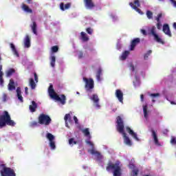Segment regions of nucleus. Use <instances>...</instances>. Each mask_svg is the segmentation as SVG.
<instances>
[{
  "instance_id": "11",
  "label": "nucleus",
  "mask_w": 176,
  "mask_h": 176,
  "mask_svg": "<svg viewBox=\"0 0 176 176\" xmlns=\"http://www.w3.org/2000/svg\"><path fill=\"white\" fill-rule=\"evenodd\" d=\"M84 3L86 9L91 10V9H94V8H96V4H94L93 0H84Z\"/></svg>"
},
{
  "instance_id": "52",
  "label": "nucleus",
  "mask_w": 176,
  "mask_h": 176,
  "mask_svg": "<svg viewBox=\"0 0 176 176\" xmlns=\"http://www.w3.org/2000/svg\"><path fill=\"white\" fill-rule=\"evenodd\" d=\"M34 80L36 83H38V75L36 74V73H34Z\"/></svg>"
},
{
  "instance_id": "64",
  "label": "nucleus",
  "mask_w": 176,
  "mask_h": 176,
  "mask_svg": "<svg viewBox=\"0 0 176 176\" xmlns=\"http://www.w3.org/2000/svg\"><path fill=\"white\" fill-rule=\"evenodd\" d=\"M175 0H170V1L171 2V3H173Z\"/></svg>"
},
{
  "instance_id": "14",
  "label": "nucleus",
  "mask_w": 176,
  "mask_h": 176,
  "mask_svg": "<svg viewBox=\"0 0 176 176\" xmlns=\"http://www.w3.org/2000/svg\"><path fill=\"white\" fill-rule=\"evenodd\" d=\"M126 130L127 133L130 134V135H131L135 140H136V141H140V139H138V136L137 135V133H135L134 131L131 129V127L126 126Z\"/></svg>"
},
{
  "instance_id": "63",
  "label": "nucleus",
  "mask_w": 176,
  "mask_h": 176,
  "mask_svg": "<svg viewBox=\"0 0 176 176\" xmlns=\"http://www.w3.org/2000/svg\"><path fill=\"white\" fill-rule=\"evenodd\" d=\"M175 0H170V1L171 2V3H173Z\"/></svg>"
},
{
  "instance_id": "34",
  "label": "nucleus",
  "mask_w": 176,
  "mask_h": 176,
  "mask_svg": "<svg viewBox=\"0 0 176 176\" xmlns=\"http://www.w3.org/2000/svg\"><path fill=\"white\" fill-rule=\"evenodd\" d=\"M129 54H130V52H129V51H124V52L122 53V56H121V57H120V59L122 60H126V58H127Z\"/></svg>"
},
{
  "instance_id": "59",
  "label": "nucleus",
  "mask_w": 176,
  "mask_h": 176,
  "mask_svg": "<svg viewBox=\"0 0 176 176\" xmlns=\"http://www.w3.org/2000/svg\"><path fill=\"white\" fill-rule=\"evenodd\" d=\"M26 2L30 4V3H32V0H26Z\"/></svg>"
},
{
  "instance_id": "47",
  "label": "nucleus",
  "mask_w": 176,
  "mask_h": 176,
  "mask_svg": "<svg viewBox=\"0 0 176 176\" xmlns=\"http://www.w3.org/2000/svg\"><path fill=\"white\" fill-rule=\"evenodd\" d=\"M129 67L132 72H134V71H135V67H134V65L133 63L129 64Z\"/></svg>"
},
{
  "instance_id": "56",
  "label": "nucleus",
  "mask_w": 176,
  "mask_h": 176,
  "mask_svg": "<svg viewBox=\"0 0 176 176\" xmlns=\"http://www.w3.org/2000/svg\"><path fill=\"white\" fill-rule=\"evenodd\" d=\"M25 94H26V96H28V88L27 87H25Z\"/></svg>"
},
{
  "instance_id": "7",
  "label": "nucleus",
  "mask_w": 176,
  "mask_h": 176,
  "mask_svg": "<svg viewBox=\"0 0 176 176\" xmlns=\"http://www.w3.org/2000/svg\"><path fill=\"white\" fill-rule=\"evenodd\" d=\"M38 122L40 124H45V126H49L52 122V118L47 115L41 114L38 117Z\"/></svg>"
},
{
  "instance_id": "38",
  "label": "nucleus",
  "mask_w": 176,
  "mask_h": 176,
  "mask_svg": "<svg viewBox=\"0 0 176 176\" xmlns=\"http://www.w3.org/2000/svg\"><path fill=\"white\" fill-rule=\"evenodd\" d=\"M76 144H78V142L75 141V139L70 138L69 140V145H76Z\"/></svg>"
},
{
  "instance_id": "33",
  "label": "nucleus",
  "mask_w": 176,
  "mask_h": 176,
  "mask_svg": "<svg viewBox=\"0 0 176 176\" xmlns=\"http://www.w3.org/2000/svg\"><path fill=\"white\" fill-rule=\"evenodd\" d=\"M102 74V69L101 68H99L98 69V72L96 73V79L97 80L100 81L101 80V75Z\"/></svg>"
},
{
  "instance_id": "40",
  "label": "nucleus",
  "mask_w": 176,
  "mask_h": 176,
  "mask_svg": "<svg viewBox=\"0 0 176 176\" xmlns=\"http://www.w3.org/2000/svg\"><path fill=\"white\" fill-rule=\"evenodd\" d=\"M140 170L138 168H135L132 170V176H138Z\"/></svg>"
},
{
  "instance_id": "48",
  "label": "nucleus",
  "mask_w": 176,
  "mask_h": 176,
  "mask_svg": "<svg viewBox=\"0 0 176 176\" xmlns=\"http://www.w3.org/2000/svg\"><path fill=\"white\" fill-rule=\"evenodd\" d=\"M148 115H149V111H144V116L145 119H148Z\"/></svg>"
},
{
  "instance_id": "42",
  "label": "nucleus",
  "mask_w": 176,
  "mask_h": 176,
  "mask_svg": "<svg viewBox=\"0 0 176 176\" xmlns=\"http://www.w3.org/2000/svg\"><path fill=\"white\" fill-rule=\"evenodd\" d=\"M50 146L52 148V149H56V143L54 140L50 142Z\"/></svg>"
},
{
  "instance_id": "62",
  "label": "nucleus",
  "mask_w": 176,
  "mask_h": 176,
  "mask_svg": "<svg viewBox=\"0 0 176 176\" xmlns=\"http://www.w3.org/2000/svg\"><path fill=\"white\" fill-rule=\"evenodd\" d=\"M3 101H6V95L4 96Z\"/></svg>"
},
{
  "instance_id": "31",
  "label": "nucleus",
  "mask_w": 176,
  "mask_h": 176,
  "mask_svg": "<svg viewBox=\"0 0 176 176\" xmlns=\"http://www.w3.org/2000/svg\"><path fill=\"white\" fill-rule=\"evenodd\" d=\"M82 133H84V135L85 137H89V140H90V138H91V136H90V131H89V128H86L85 129H82Z\"/></svg>"
},
{
  "instance_id": "16",
  "label": "nucleus",
  "mask_w": 176,
  "mask_h": 176,
  "mask_svg": "<svg viewBox=\"0 0 176 176\" xmlns=\"http://www.w3.org/2000/svg\"><path fill=\"white\" fill-rule=\"evenodd\" d=\"M162 31L166 35H168V36H171V31H170V26H168V24H164L163 25Z\"/></svg>"
},
{
  "instance_id": "20",
  "label": "nucleus",
  "mask_w": 176,
  "mask_h": 176,
  "mask_svg": "<svg viewBox=\"0 0 176 176\" xmlns=\"http://www.w3.org/2000/svg\"><path fill=\"white\" fill-rule=\"evenodd\" d=\"M80 39L82 41V42H88L89 38L87 34L85 32H81Z\"/></svg>"
},
{
  "instance_id": "39",
  "label": "nucleus",
  "mask_w": 176,
  "mask_h": 176,
  "mask_svg": "<svg viewBox=\"0 0 176 176\" xmlns=\"http://www.w3.org/2000/svg\"><path fill=\"white\" fill-rule=\"evenodd\" d=\"M51 50L52 53H57L58 52V45L52 47Z\"/></svg>"
},
{
  "instance_id": "51",
  "label": "nucleus",
  "mask_w": 176,
  "mask_h": 176,
  "mask_svg": "<svg viewBox=\"0 0 176 176\" xmlns=\"http://www.w3.org/2000/svg\"><path fill=\"white\" fill-rule=\"evenodd\" d=\"M129 168H131V169H133V170L135 169V165H134L133 164H130L129 165Z\"/></svg>"
},
{
  "instance_id": "4",
  "label": "nucleus",
  "mask_w": 176,
  "mask_h": 176,
  "mask_svg": "<svg viewBox=\"0 0 176 176\" xmlns=\"http://www.w3.org/2000/svg\"><path fill=\"white\" fill-rule=\"evenodd\" d=\"M106 170L109 173L113 170V176H122V168L118 162L116 164H113L111 162H109L106 167Z\"/></svg>"
},
{
  "instance_id": "25",
  "label": "nucleus",
  "mask_w": 176,
  "mask_h": 176,
  "mask_svg": "<svg viewBox=\"0 0 176 176\" xmlns=\"http://www.w3.org/2000/svg\"><path fill=\"white\" fill-rule=\"evenodd\" d=\"M31 28H32V31L33 32V34H34V35H38V32L36 31V22L33 21L32 25H30Z\"/></svg>"
},
{
  "instance_id": "6",
  "label": "nucleus",
  "mask_w": 176,
  "mask_h": 176,
  "mask_svg": "<svg viewBox=\"0 0 176 176\" xmlns=\"http://www.w3.org/2000/svg\"><path fill=\"white\" fill-rule=\"evenodd\" d=\"M148 34L152 35V36H153L154 38V41H155V42H157V43H161L162 45H164V41H163V39L160 38L159 34L156 33L155 26H153L150 29Z\"/></svg>"
},
{
  "instance_id": "30",
  "label": "nucleus",
  "mask_w": 176,
  "mask_h": 176,
  "mask_svg": "<svg viewBox=\"0 0 176 176\" xmlns=\"http://www.w3.org/2000/svg\"><path fill=\"white\" fill-rule=\"evenodd\" d=\"M10 47H11L14 56H16V57H19V52H17V50H16V46H14V44L11 43L10 44Z\"/></svg>"
},
{
  "instance_id": "17",
  "label": "nucleus",
  "mask_w": 176,
  "mask_h": 176,
  "mask_svg": "<svg viewBox=\"0 0 176 176\" xmlns=\"http://www.w3.org/2000/svg\"><path fill=\"white\" fill-rule=\"evenodd\" d=\"M16 97L20 102H23V96L21 95V88L18 87L16 88Z\"/></svg>"
},
{
  "instance_id": "46",
  "label": "nucleus",
  "mask_w": 176,
  "mask_h": 176,
  "mask_svg": "<svg viewBox=\"0 0 176 176\" xmlns=\"http://www.w3.org/2000/svg\"><path fill=\"white\" fill-rule=\"evenodd\" d=\"M86 144H87V145H89L90 146H91L92 149H94V144H93V142H91L89 140H86Z\"/></svg>"
},
{
  "instance_id": "43",
  "label": "nucleus",
  "mask_w": 176,
  "mask_h": 176,
  "mask_svg": "<svg viewBox=\"0 0 176 176\" xmlns=\"http://www.w3.org/2000/svg\"><path fill=\"white\" fill-rule=\"evenodd\" d=\"M93 29L91 28H87L86 29V32H87V34H89V35H93Z\"/></svg>"
},
{
  "instance_id": "18",
  "label": "nucleus",
  "mask_w": 176,
  "mask_h": 176,
  "mask_svg": "<svg viewBox=\"0 0 176 176\" xmlns=\"http://www.w3.org/2000/svg\"><path fill=\"white\" fill-rule=\"evenodd\" d=\"M151 133L155 145H159V139L157 138V134H156V132L153 129H151Z\"/></svg>"
},
{
  "instance_id": "35",
  "label": "nucleus",
  "mask_w": 176,
  "mask_h": 176,
  "mask_svg": "<svg viewBox=\"0 0 176 176\" xmlns=\"http://www.w3.org/2000/svg\"><path fill=\"white\" fill-rule=\"evenodd\" d=\"M46 138H47V140H49L50 142L54 141V135H53L50 133H47Z\"/></svg>"
},
{
  "instance_id": "10",
  "label": "nucleus",
  "mask_w": 176,
  "mask_h": 176,
  "mask_svg": "<svg viewBox=\"0 0 176 176\" xmlns=\"http://www.w3.org/2000/svg\"><path fill=\"white\" fill-rule=\"evenodd\" d=\"M90 99L95 103V107L100 109L101 108V105H100V98H98V95L93 94Z\"/></svg>"
},
{
  "instance_id": "2",
  "label": "nucleus",
  "mask_w": 176,
  "mask_h": 176,
  "mask_svg": "<svg viewBox=\"0 0 176 176\" xmlns=\"http://www.w3.org/2000/svg\"><path fill=\"white\" fill-rule=\"evenodd\" d=\"M6 126H11L14 127L16 122L10 118V114L7 111H5L3 114L0 115V129H3Z\"/></svg>"
},
{
  "instance_id": "36",
  "label": "nucleus",
  "mask_w": 176,
  "mask_h": 176,
  "mask_svg": "<svg viewBox=\"0 0 176 176\" xmlns=\"http://www.w3.org/2000/svg\"><path fill=\"white\" fill-rule=\"evenodd\" d=\"M151 54H152V50H150L147 52V53L144 54V59L148 60V57H149V56H151Z\"/></svg>"
},
{
  "instance_id": "54",
  "label": "nucleus",
  "mask_w": 176,
  "mask_h": 176,
  "mask_svg": "<svg viewBox=\"0 0 176 176\" xmlns=\"http://www.w3.org/2000/svg\"><path fill=\"white\" fill-rule=\"evenodd\" d=\"M143 111H148V104H145L143 105Z\"/></svg>"
},
{
  "instance_id": "55",
  "label": "nucleus",
  "mask_w": 176,
  "mask_h": 176,
  "mask_svg": "<svg viewBox=\"0 0 176 176\" xmlns=\"http://www.w3.org/2000/svg\"><path fill=\"white\" fill-rule=\"evenodd\" d=\"M74 120L76 124H78L79 123L78 120V118H76V116L74 117Z\"/></svg>"
},
{
  "instance_id": "44",
  "label": "nucleus",
  "mask_w": 176,
  "mask_h": 176,
  "mask_svg": "<svg viewBox=\"0 0 176 176\" xmlns=\"http://www.w3.org/2000/svg\"><path fill=\"white\" fill-rule=\"evenodd\" d=\"M150 97H152L153 98H156V97H160V94H151Z\"/></svg>"
},
{
  "instance_id": "61",
  "label": "nucleus",
  "mask_w": 176,
  "mask_h": 176,
  "mask_svg": "<svg viewBox=\"0 0 176 176\" xmlns=\"http://www.w3.org/2000/svg\"><path fill=\"white\" fill-rule=\"evenodd\" d=\"M172 4L175 8H176V1H175Z\"/></svg>"
},
{
  "instance_id": "12",
  "label": "nucleus",
  "mask_w": 176,
  "mask_h": 176,
  "mask_svg": "<svg viewBox=\"0 0 176 176\" xmlns=\"http://www.w3.org/2000/svg\"><path fill=\"white\" fill-rule=\"evenodd\" d=\"M115 96L120 102L123 103V91H122V90L116 89Z\"/></svg>"
},
{
  "instance_id": "28",
  "label": "nucleus",
  "mask_w": 176,
  "mask_h": 176,
  "mask_svg": "<svg viewBox=\"0 0 176 176\" xmlns=\"http://www.w3.org/2000/svg\"><path fill=\"white\" fill-rule=\"evenodd\" d=\"M30 111H36V108H38V104L36 103L35 101H32V104L29 107Z\"/></svg>"
},
{
  "instance_id": "26",
  "label": "nucleus",
  "mask_w": 176,
  "mask_h": 176,
  "mask_svg": "<svg viewBox=\"0 0 176 176\" xmlns=\"http://www.w3.org/2000/svg\"><path fill=\"white\" fill-rule=\"evenodd\" d=\"M22 9L24 10V12H26V13H32V10L28 7V6L25 5V3L22 4Z\"/></svg>"
},
{
  "instance_id": "41",
  "label": "nucleus",
  "mask_w": 176,
  "mask_h": 176,
  "mask_svg": "<svg viewBox=\"0 0 176 176\" xmlns=\"http://www.w3.org/2000/svg\"><path fill=\"white\" fill-rule=\"evenodd\" d=\"M163 14L162 13H160L157 14V17L155 18V20L157 21V23H161L160 19H162Z\"/></svg>"
},
{
  "instance_id": "8",
  "label": "nucleus",
  "mask_w": 176,
  "mask_h": 176,
  "mask_svg": "<svg viewBox=\"0 0 176 176\" xmlns=\"http://www.w3.org/2000/svg\"><path fill=\"white\" fill-rule=\"evenodd\" d=\"M134 3H130L129 6L132 7L134 10L138 12V13H139L140 14H144V12H142L141 9L138 8H140V6H141V4L140 3V0H135Z\"/></svg>"
},
{
  "instance_id": "45",
  "label": "nucleus",
  "mask_w": 176,
  "mask_h": 176,
  "mask_svg": "<svg viewBox=\"0 0 176 176\" xmlns=\"http://www.w3.org/2000/svg\"><path fill=\"white\" fill-rule=\"evenodd\" d=\"M170 144H172V145H176V138L175 137L171 138Z\"/></svg>"
},
{
  "instance_id": "27",
  "label": "nucleus",
  "mask_w": 176,
  "mask_h": 176,
  "mask_svg": "<svg viewBox=\"0 0 176 176\" xmlns=\"http://www.w3.org/2000/svg\"><path fill=\"white\" fill-rule=\"evenodd\" d=\"M29 86H30L32 90H34L36 87V84L35 83L34 78L29 79Z\"/></svg>"
},
{
  "instance_id": "21",
  "label": "nucleus",
  "mask_w": 176,
  "mask_h": 176,
  "mask_svg": "<svg viewBox=\"0 0 176 176\" xmlns=\"http://www.w3.org/2000/svg\"><path fill=\"white\" fill-rule=\"evenodd\" d=\"M8 90H10V91H12V90H16V86L14 85V80H13V79L10 80Z\"/></svg>"
},
{
  "instance_id": "32",
  "label": "nucleus",
  "mask_w": 176,
  "mask_h": 176,
  "mask_svg": "<svg viewBox=\"0 0 176 176\" xmlns=\"http://www.w3.org/2000/svg\"><path fill=\"white\" fill-rule=\"evenodd\" d=\"M50 65L52 67V68H54L56 67V56H52L50 57Z\"/></svg>"
},
{
  "instance_id": "53",
  "label": "nucleus",
  "mask_w": 176,
  "mask_h": 176,
  "mask_svg": "<svg viewBox=\"0 0 176 176\" xmlns=\"http://www.w3.org/2000/svg\"><path fill=\"white\" fill-rule=\"evenodd\" d=\"M78 58H83V52H79Z\"/></svg>"
},
{
  "instance_id": "22",
  "label": "nucleus",
  "mask_w": 176,
  "mask_h": 176,
  "mask_svg": "<svg viewBox=\"0 0 176 176\" xmlns=\"http://www.w3.org/2000/svg\"><path fill=\"white\" fill-rule=\"evenodd\" d=\"M65 121V126L66 127H68L69 129V125H68V122H71V115L69 113H67L64 117Z\"/></svg>"
},
{
  "instance_id": "60",
  "label": "nucleus",
  "mask_w": 176,
  "mask_h": 176,
  "mask_svg": "<svg viewBox=\"0 0 176 176\" xmlns=\"http://www.w3.org/2000/svg\"><path fill=\"white\" fill-rule=\"evenodd\" d=\"M111 19H113V20H116V17L113 15L111 16Z\"/></svg>"
},
{
  "instance_id": "29",
  "label": "nucleus",
  "mask_w": 176,
  "mask_h": 176,
  "mask_svg": "<svg viewBox=\"0 0 176 176\" xmlns=\"http://www.w3.org/2000/svg\"><path fill=\"white\" fill-rule=\"evenodd\" d=\"M14 74H16V69L11 68L9 69L7 72H6V76L8 78L12 76V75H13Z\"/></svg>"
},
{
  "instance_id": "49",
  "label": "nucleus",
  "mask_w": 176,
  "mask_h": 176,
  "mask_svg": "<svg viewBox=\"0 0 176 176\" xmlns=\"http://www.w3.org/2000/svg\"><path fill=\"white\" fill-rule=\"evenodd\" d=\"M141 34H142L143 35H144V36H146V35H148V34L146 33V30L142 29L140 30Z\"/></svg>"
},
{
  "instance_id": "3",
  "label": "nucleus",
  "mask_w": 176,
  "mask_h": 176,
  "mask_svg": "<svg viewBox=\"0 0 176 176\" xmlns=\"http://www.w3.org/2000/svg\"><path fill=\"white\" fill-rule=\"evenodd\" d=\"M49 96L52 100H55V101H58L60 102L62 105H65V101L67 100V98L65 95L62 94L60 97L54 91V88L53 87V85H50L48 88Z\"/></svg>"
},
{
  "instance_id": "13",
  "label": "nucleus",
  "mask_w": 176,
  "mask_h": 176,
  "mask_svg": "<svg viewBox=\"0 0 176 176\" xmlns=\"http://www.w3.org/2000/svg\"><path fill=\"white\" fill-rule=\"evenodd\" d=\"M88 152L91 153V155H95L97 160H101V159H102V155H101V153L96 151L94 148H91V150H89Z\"/></svg>"
},
{
  "instance_id": "57",
  "label": "nucleus",
  "mask_w": 176,
  "mask_h": 176,
  "mask_svg": "<svg viewBox=\"0 0 176 176\" xmlns=\"http://www.w3.org/2000/svg\"><path fill=\"white\" fill-rule=\"evenodd\" d=\"M140 100L142 102H144V94L140 95Z\"/></svg>"
},
{
  "instance_id": "37",
  "label": "nucleus",
  "mask_w": 176,
  "mask_h": 176,
  "mask_svg": "<svg viewBox=\"0 0 176 176\" xmlns=\"http://www.w3.org/2000/svg\"><path fill=\"white\" fill-rule=\"evenodd\" d=\"M146 16H147V18L149 19V20H151V19H153V13L149 10H147Z\"/></svg>"
},
{
  "instance_id": "50",
  "label": "nucleus",
  "mask_w": 176,
  "mask_h": 176,
  "mask_svg": "<svg viewBox=\"0 0 176 176\" xmlns=\"http://www.w3.org/2000/svg\"><path fill=\"white\" fill-rule=\"evenodd\" d=\"M157 30H162V23L161 22L157 23Z\"/></svg>"
},
{
  "instance_id": "23",
  "label": "nucleus",
  "mask_w": 176,
  "mask_h": 176,
  "mask_svg": "<svg viewBox=\"0 0 176 176\" xmlns=\"http://www.w3.org/2000/svg\"><path fill=\"white\" fill-rule=\"evenodd\" d=\"M60 10H62L63 11L69 9V8H71V3H67V4H65V8H64V3H60Z\"/></svg>"
},
{
  "instance_id": "19",
  "label": "nucleus",
  "mask_w": 176,
  "mask_h": 176,
  "mask_svg": "<svg viewBox=\"0 0 176 176\" xmlns=\"http://www.w3.org/2000/svg\"><path fill=\"white\" fill-rule=\"evenodd\" d=\"M25 47H31V40L30 36L26 35L24 41Z\"/></svg>"
},
{
  "instance_id": "1",
  "label": "nucleus",
  "mask_w": 176,
  "mask_h": 176,
  "mask_svg": "<svg viewBox=\"0 0 176 176\" xmlns=\"http://www.w3.org/2000/svg\"><path fill=\"white\" fill-rule=\"evenodd\" d=\"M116 129L118 133L122 134L124 144L128 145V146H131L133 144L130 138L127 136V134H126V132H124V122L120 116L116 118Z\"/></svg>"
},
{
  "instance_id": "58",
  "label": "nucleus",
  "mask_w": 176,
  "mask_h": 176,
  "mask_svg": "<svg viewBox=\"0 0 176 176\" xmlns=\"http://www.w3.org/2000/svg\"><path fill=\"white\" fill-rule=\"evenodd\" d=\"M32 126H38V122H33L32 123Z\"/></svg>"
},
{
  "instance_id": "5",
  "label": "nucleus",
  "mask_w": 176,
  "mask_h": 176,
  "mask_svg": "<svg viewBox=\"0 0 176 176\" xmlns=\"http://www.w3.org/2000/svg\"><path fill=\"white\" fill-rule=\"evenodd\" d=\"M82 80L85 83V88L86 91H91L94 89V80L93 78L83 77Z\"/></svg>"
},
{
  "instance_id": "15",
  "label": "nucleus",
  "mask_w": 176,
  "mask_h": 176,
  "mask_svg": "<svg viewBox=\"0 0 176 176\" xmlns=\"http://www.w3.org/2000/svg\"><path fill=\"white\" fill-rule=\"evenodd\" d=\"M140 42H141V39H140V38H136L133 39L131 43L130 50H134L137 45H138V43H140Z\"/></svg>"
},
{
  "instance_id": "24",
  "label": "nucleus",
  "mask_w": 176,
  "mask_h": 176,
  "mask_svg": "<svg viewBox=\"0 0 176 176\" xmlns=\"http://www.w3.org/2000/svg\"><path fill=\"white\" fill-rule=\"evenodd\" d=\"M3 72H2V65H0V86L3 87Z\"/></svg>"
},
{
  "instance_id": "9",
  "label": "nucleus",
  "mask_w": 176,
  "mask_h": 176,
  "mask_svg": "<svg viewBox=\"0 0 176 176\" xmlns=\"http://www.w3.org/2000/svg\"><path fill=\"white\" fill-rule=\"evenodd\" d=\"M1 176H16L14 170L10 168H3V171H1Z\"/></svg>"
}]
</instances>
